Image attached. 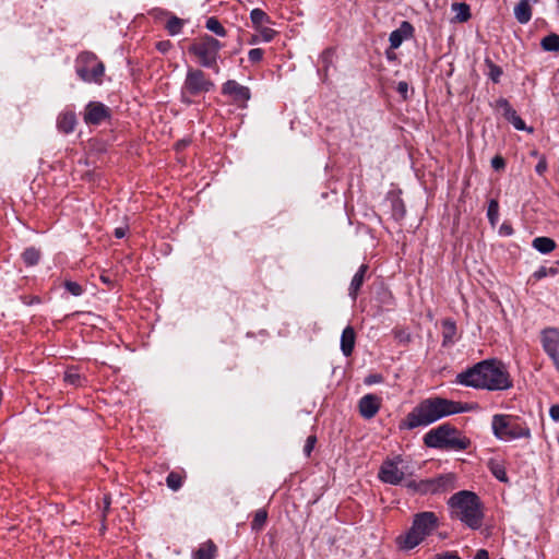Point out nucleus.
Instances as JSON below:
<instances>
[{"instance_id":"nucleus-1","label":"nucleus","mask_w":559,"mask_h":559,"mask_svg":"<svg viewBox=\"0 0 559 559\" xmlns=\"http://www.w3.org/2000/svg\"><path fill=\"white\" fill-rule=\"evenodd\" d=\"M460 384L476 389L507 390L512 381L506 367L496 360H483L456 377Z\"/></svg>"},{"instance_id":"nucleus-2","label":"nucleus","mask_w":559,"mask_h":559,"mask_svg":"<svg viewBox=\"0 0 559 559\" xmlns=\"http://www.w3.org/2000/svg\"><path fill=\"white\" fill-rule=\"evenodd\" d=\"M465 411L461 403L442 397H429L421 401L401 423L403 429L428 426L443 417Z\"/></svg>"},{"instance_id":"nucleus-3","label":"nucleus","mask_w":559,"mask_h":559,"mask_svg":"<svg viewBox=\"0 0 559 559\" xmlns=\"http://www.w3.org/2000/svg\"><path fill=\"white\" fill-rule=\"evenodd\" d=\"M452 513L468 527L476 530L480 527L483 512L479 498L472 491L462 490L449 499Z\"/></svg>"},{"instance_id":"nucleus-4","label":"nucleus","mask_w":559,"mask_h":559,"mask_svg":"<svg viewBox=\"0 0 559 559\" xmlns=\"http://www.w3.org/2000/svg\"><path fill=\"white\" fill-rule=\"evenodd\" d=\"M437 527L438 518L433 512L417 513L409 530L396 537V544L403 550H411L423 543Z\"/></svg>"},{"instance_id":"nucleus-5","label":"nucleus","mask_w":559,"mask_h":559,"mask_svg":"<svg viewBox=\"0 0 559 559\" xmlns=\"http://www.w3.org/2000/svg\"><path fill=\"white\" fill-rule=\"evenodd\" d=\"M424 442L429 448L451 450H465L469 444L467 438L460 437L457 431L449 425H442L428 431L424 437Z\"/></svg>"},{"instance_id":"nucleus-6","label":"nucleus","mask_w":559,"mask_h":559,"mask_svg":"<svg viewBox=\"0 0 559 559\" xmlns=\"http://www.w3.org/2000/svg\"><path fill=\"white\" fill-rule=\"evenodd\" d=\"M491 428L495 437L502 441L531 438L530 428L524 423L520 421V419L511 415H493Z\"/></svg>"},{"instance_id":"nucleus-7","label":"nucleus","mask_w":559,"mask_h":559,"mask_svg":"<svg viewBox=\"0 0 559 559\" xmlns=\"http://www.w3.org/2000/svg\"><path fill=\"white\" fill-rule=\"evenodd\" d=\"M413 475L408 461L402 455L386 457L380 466L378 477L384 484L400 485Z\"/></svg>"},{"instance_id":"nucleus-8","label":"nucleus","mask_w":559,"mask_h":559,"mask_svg":"<svg viewBox=\"0 0 559 559\" xmlns=\"http://www.w3.org/2000/svg\"><path fill=\"white\" fill-rule=\"evenodd\" d=\"M222 44L214 37L205 35L189 47L202 67L215 69L218 72L217 58Z\"/></svg>"},{"instance_id":"nucleus-9","label":"nucleus","mask_w":559,"mask_h":559,"mask_svg":"<svg viewBox=\"0 0 559 559\" xmlns=\"http://www.w3.org/2000/svg\"><path fill=\"white\" fill-rule=\"evenodd\" d=\"M213 88V81L207 79L202 70L189 68L181 88V98L185 103L190 104L192 96L205 94Z\"/></svg>"},{"instance_id":"nucleus-10","label":"nucleus","mask_w":559,"mask_h":559,"mask_svg":"<svg viewBox=\"0 0 559 559\" xmlns=\"http://www.w3.org/2000/svg\"><path fill=\"white\" fill-rule=\"evenodd\" d=\"M105 72L102 61L92 52H83L76 59V74L87 83H100Z\"/></svg>"},{"instance_id":"nucleus-11","label":"nucleus","mask_w":559,"mask_h":559,"mask_svg":"<svg viewBox=\"0 0 559 559\" xmlns=\"http://www.w3.org/2000/svg\"><path fill=\"white\" fill-rule=\"evenodd\" d=\"M455 477L453 474L441 475L433 479H426L416 483L409 480L406 486L420 493H438L454 488Z\"/></svg>"},{"instance_id":"nucleus-12","label":"nucleus","mask_w":559,"mask_h":559,"mask_svg":"<svg viewBox=\"0 0 559 559\" xmlns=\"http://www.w3.org/2000/svg\"><path fill=\"white\" fill-rule=\"evenodd\" d=\"M111 117V110L100 102H90L84 109L83 120L86 124H100Z\"/></svg>"},{"instance_id":"nucleus-13","label":"nucleus","mask_w":559,"mask_h":559,"mask_svg":"<svg viewBox=\"0 0 559 559\" xmlns=\"http://www.w3.org/2000/svg\"><path fill=\"white\" fill-rule=\"evenodd\" d=\"M222 93L228 95L234 102L245 105L250 99V90L235 80H228L223 84Z\"/></svg>"},{"instance_id":"nucleus-14","label":"nucleus","mask_w":559,"mask_h":559,"mask_svg":"<svg viewBox=\"0 0 559 559\" xmlns=\"http://www.w3.org/2000/svg\"><path fill=\"white\" fill-rule=\"evenodd\" d=\"M380 406L381 399L374 394L364 395L358 403L359 413L366 419L374 417Z\"/></svg>"},{"instance_id":"nucleus-15","label":"nucleus","mask_w":559,"mask_h":559,"mask_svg":"<svg viewBox=\"0 0 559 559\" xmlns=\"http://www.w3.org/2000/svg\"><path fill=\"white\" fill-rule=\"evenodd\" d=\"M542 345L551 359H556L559 348V330L549 328L542 333Z\"/></svg>"},{"instance_id":"nucleus-16","label":"nucleus","mask_w":559,"mask_h":559,"mask_svg":"<svg viewBox=\"0 0 559 559\" xmlns=\"http://www.w3.org/2000/svg\"><path fill=\"white\" fill-rule=\"evenodd\" d=\"M414 32L413 25L407 22L403 21L397 29H394L389 37L390 41V48L397 49L402 43L412 37Z\"/></svg>"},{"instance_id":"nucleus-17","label":"nucleus","mask_w":559,"mask_h":559,"mask_svg":"<svg viewBox=\"0 0 559 559\" xmlns=\"http://www.w3.org/2000/svg\"><path fill=\"white\" fill-rule=\"evenodd\" d=\"M536 1L533 0H520L519 3L514 7V16L516 21L521 24H526L532 19V3Z\"/></svg>"},{"instance_id":"nucleus-18","label":"nucleus","mask_w":559,"mask_h":559,"mask_svg":"<svg viewBox=\"0 0 559 559\" xmlns=\"http://www.w3.org/2000/svg\"><path fill=\"white\" fill-rule=\"evenodd\" d=\"M367 270H368V265L361 264L359 266L358 271L356 272V274L352 278V282H350V285L348 288V294L353 300H356V298L358 296L360 287L364 284Z\"/></svg>"},{"instance_id":"nucleus-19","label":"nucleus","mask_w":559,"mask_h":559,"mask_svg":"<svg viewBox=\"0 0 559 559\" xmlns=\"http://www.w3.org/2000/svg\"><path fill=\"white\" fill-rule=\"evenodd\" d=\"M356 334L352 326H346L341 336V349L345 356L352 355L355 346Z\"/></svg>"},{"instance_id":"nucleus-20","label":"nucleus","mask_w":559,"mask_h":559,"mask_svg":"<svg viewBox=\"0 0 559 559\" xmlns=\"http://www.w3.org/2000/svg\"><path fill=\"white\" fill-rule=\"evenodd\" d=\"M76 124V116L72 111H66L59 115L57 120V127L64 133H70L74 130Z\"/></svg>"},{"instance_id":"nucleus-21","label":"nucleus","mask_w":559,"mask_h":559,"mask_svg":"<svg viewBox=\"0 0 559 559\" xmlns=\"http://www.w3.org/2000/svg\"><path fill=\"white\" fill-rule=\"evenodd\" d=\"M217 548L212 540H206L201 544L198 550L194 552L193 559H214L216 556Z\"/></svg>"},{"instance_id":"nucleus-22","label":"nucleus","mask_w":559,"mask_h":559,"mask_svg":"<svg viewBox=\"0 0 559 559\" xmlns=\"http://www.w3.org/2000/svg\"><path fill=\"white\" fill-rule=\"evenodd\" d=\"M533 248L540 253H549L556 248V242L548 237H537L533 240Z\"/></svg>"},{"instance_id":"nucleus-23","label":"nucleus","mask_w":559,"mask_h":559,"mask_svg":"<svg viewBox=\"0 0 559 559\" xmlns=\"http://www.w3.org/2000/svg\"><path fill=\"white\" fill-rule=\"evenodd\" d=\"M452 10L456 13L455 19L459 22H466L471 17L469 5L464 2H455L452 4Z\"/></svg>"},{"instance_id":"nucleus-24","label":"nucleus","mask_w":559,"mask_h":559,"mask_svg":"<svg viewBox=\"0 0 559 559\" xmlns=\"http://www.w3.org/2000/svg\"><path fill=\"white\" fill-rule=\"evenodd\" d=\"M540 46L545 51H559V35L549 34L545 36L540 41Z\"/></svg>"},{"instance_id":"nucleus-25","label":"nucleus","mask_w":559,"mask_h":559,"mask_svg":"<svg viewBox=\"0 0 559 559\" xmlns=\"http://www.w3.org/2000/svg\"><path fill=\"white\" fill-rule=\"evenodd\" d=\"M185 22L183 20L177 17V16H170L165 25L167 32L169 35L175 36L178 35L183 26Z\"/></svg>"},{"instance_id":"nucleus-26","label":"nucleus","mask_w":559,"mask_h":559,"mask_svg":"<svg viewBox=\"0 0 559 559\" xmlns=\"http://www.w3.org/2000/svg\"><path fill=\"white\" fill-rule=\"evenodd\" d=\"M250 19H251V22L252 24L258 28L260 27L263 23L265 22H270V17L267 16V14L261 10V9H253L250 13Z\"/></svg>"},{"instance_id":"nucleus-27","label":"nucleus","mask_w":559,"mask_h":559,"mask_svg":"<svg viewBox=\"0 0 559 559\" xmlns=\"http://www.w3.org/2000/svg\"><path fill=\"white\" fill-rule=\"evenodd\" d=\"M63 380L71 385L80 386L82 385L83 379L81 374L73 368L68 369L64 372Z\"/></svg>"},{"instance_id":"nucleus-28","label":"nucleus","mask_w":559,"mask_h":559,"mask_svg":"<svg viewBox=\"0 0 559 559\" xmlns=\"http://www.w3.org/2000/svg\"><path fill=\"white\" fill-rule=\"evenodd\" d=\"M267 519V513L265 510L260 509L255 512L254 518L251 523V528L253 531H260L265 525Z\"/></svg>"},{"instance_id":"nucleus-29","label":"nucleus","mask_w":559,"mask_h":559,"mask_svg":"<svg viewBox=\"0 0 559 559\" xmlns=\"http://www.w3.org/2000/svg\"><path fill=\"white\" fill-rule=\"evenodd\" d=\"M206 28L218 36H225L226 31L216 17H210L205 24Z\"/></svg>"},{"instance_id":"nucleus-30","label":"nucleus","mask_w":559,"mask_h":559,"mask_svg":"<svg viewBox=\"0 0 559 559\" xmlns=\"http://www.w3.org/2000/svg\"><path fill=\"white\" fill-rule=\"evenodd\" d=\"M487 216L492 226L498 223L499 219V204L497 200H490L487 211Z\"/></svg>"},{"instance_id":"nucleus-31","label":"nucleus","mask_w":559,"mask_h":559,"mask_svg":"<svg viewBox=\"0 0 559 559\" xmlns=\"http://www.w3.org/2000/svg\"><path fill=\"white\" fill-rule=\"evenodd\" d=\"M22 257L27 265H35L39 261L40 253L35 248H28L23 252Z\"/></svg>"},{"instance_id":"nucleus-32","label":"nucleus","mask_w":559,"mask_h":559,"mask_svg":"<svg viewBox=\"0 0 559 559\" xmlns=\"http://www.w3.org/2000/svg\"><path fill=\"white\" fill-rule=\"evenodd\" d=\"M507 119L513 124V127L518 130H525V122L516 115V111L512 108H509V111L506 112Z\"/></svg>"},{"instance_id":"nucleus-33","label":"nucleus","mask_w":559,"mask_h":559,"mask_svg":"<svg viewBox=\"0 0 559 559\" xmlns=\"http://www.w3.org/2000/svg\"><path fill=\"white\" fill-rule=\"evenodd\" d=\"M489 467L493 476L499 479L500 481L507 483L508 477L504 467L499 463H489Z\"/></svg>"},{"instance_id":"nucleus-34","label":"nucleus","mask_w":559,"mask_h":559,"mask_svg":"<svg viewBox=\"0 0 559 559\" xmlns=\"http://www.w3.org/2000/svg\"><path fill=\"white\" fill-rule=\"evenodd\" d=\"M558 274V269L557 267H546V266H540L537 271H535L533 273V278L536 280V281H539L546 276H555Z\"/></svg>"},{"instance_id":"nucleus-35","label":"nucleus","mask_w":559,"mask_h":559,"mask_svg":"<svg viewBox=\"0 0 559 559\" xmlns=\"http://www.w3.org/2000/svg\"><path fill=\"white\" fill-rule=\"evenodd\" d=\"M166 483L171 490L176 491L182 486V477L178 473L171 472L168 474Z\"/></svg>"},{"instance_id":"nucleus-36","label":"nucleus","mask_w":559,"mask_h":559,"mask_svg":"<svg viewBox=\"0 0 559 559\" xmlns=\"http://www.w3.org/2000/svg\"><path fill=\"white\" fill-rule=\"evenodd\" d=\"M487 64L489 68V78L492 80L493 83H498L502 75V69L489 60H487Z\"/></svg>"},{"instance_id":"nucleus-37","label":"nucleus","mask_w":559,"mask_h":559,"mask_svg":"<svg viewBox=\"0 0 559 559\" xmlns=\"http://www.w3.org/2000/svg\"><path fill=\"white\" fill-rule=\"evenodd\" d=\"M64 287L73 296H81L83 293L82 286L76 282L67 281Z\"/></svg>"},{"instance_id":"nucleus-38","label":"nucleus","mask_w":559,"mask_h":559,"mask_svg":"<svg viewBox=\"0 0 559 559\" xmlns=\"http://www.w3.org/2000/svg\"><path fill=\"white\" fill-rule=\"evenodd\" d=\"M263 50L261 48H253L249 50L248 58L252 63L260 62L263 58Z\"/></svg>"},{"instance_id":"nucleus-39","label":"nucleus","mask_w":559,"mask_h":559,"mask_svg":"<svg viewBox=\"0 0 559 559\" xmlns=\"http://www.w3.org/2000/svg\"><path fill=\"white\" fill-rule=\"evenodd\" d=\"M317 442V438L316 436H309L306 440V443H305V447H304V453L306 454V456H310L313 448H314V444Z\"/></svg>"},{"instance_id":"nucleus-40","label":"nucleus","mask_w":559,"mask_h":559,"mask_svg":"<svg viewBox=\"0 0 559 559\" xmlns=\"http://www.w3.org/2000/svg\"><path fill=\"white\" fill-rule=\"evenodd\" d=\"M260 33H261V37L264 41H271L276 34V32L274 29L269 28V27L261 28Z\"/></svg>"},{"instance_id":"nucleus-41","label":"nucleus","mask_w":559,"mask_h":559,"mask_svg":"<svg viewBox=\"0 0 559 559\" xmlns=\"http://www.w3.org/2000/svg\"><path fill=\"white\" fill-rule=\"evenodd\" d=\"M444 326L447 329V331L444 332V343L450 341L452 335L454 334L455 332V325L454 323L452 322H444Z\"/></svg>"},{"instance_id":"nucleus-42","label":"nucleus","mask_w":559,"mask_h":559,"mask_svg":"<svg viewBox=\"0 0 559 559\" xmlns=\"http://www.w3.org/2000/svg\"><path fill=\"white\" fill-rule=\"evenodd\" d=\"M491 166L495 170H502L506 166L504 159L497 155L491 159Z\"/></svg>"},{"instance_id":"nucleus-43","label":"nucleus","mask_w":559,"mask_h":559,"mask_svg":"<svg viewBox=\"0 0 559 559\" xmlns=\"http://www.w3.org/2000/svg\"><path fill=\"white\" fill-rule=\"evenodd\" d=\"M396 91L402 96L403 99L407 98L408 93V84L405 81H401L397 83Z\"/></svg>"},{"instance_id":"nucleus-44","label":"nucleus","mask_w":559,"mask_h":559,"mask_svg":"<svg viewBox=\"0 0 559 559\" xmlns=\"http://www.w3.org/2000/svg\"><path fill=\"white\" fill-rule=\"evenodd\" d=\"M549 416L556 423L559 421V404H555L549 409Z\"/></svg>"},{"instance_id":"nucleus-45","label":"nucleus","mask_w":559,"mask_h":559,"mask_svg":"<svg viewBox=\"0 0 559 559\" xmlns=\"http://www.w3.org/2000/svg\"><path fill=\"white\" fill-rule=\"evenodd\" d=\"M435 559H461L455 552L447 551L440 555H437Z\"/></svg>"},{"instance_id":"nucleus-46","label":"nucleus","mask_w":559,"mask_h":559,"mask_svg":"<svg viewBox=\"0 0 559 559\" xmlns=\"http://www.w3.org/2000/svg\"><path fill=\"white\" fill-rule=\"evenodd\" d=\"M547 169V163L545 158H542L535 167V170L538 175H543Z\"/></svg>"},{"instance_id":"nucleus-47","label":"nucleus","mask_w":559,"mask_h":559,"mask_svg":"<svg viewBox=\"0 0 559 559\" xmlns=\"http://www.w3.org/2000/svg\"><path fill=\"white\" fill-rule=\"evenodd\" d=\"M171 44L168 40L157 43L156 47L159 51L166 52L170 48Z\"/></svg>"},{"instance_id":"nucleus-48","label":"nucleus","mask_w":559,"mask_h":559,"mask_svg":"<svg viewBox=\"0 0 559 559\" xmlns=\"http://www.w3.org/2000/svg\"><path fill=\"white\" fill-rule=\"evenodd\" d=\"M474 559H489L488 551L485 549H479L476 552Z\"/></svg>"},{"instance_id":"nucleus-49","label":"nucleus","mask_w":559,"mask_h":559,"mask_svg":"<svg viewBox=\"0 0 559 559\" xmlns=\"http://www.w3.org/2000/svg\"><path fill=\"white\" fill-rule=\"evenodd\" d=\"M126 234H127V228H126V227H117V228L115 229V236H116L117 238H122V237H124V236H126Z\"/></svg>"},{"instance_id":"nucleus-50","label":"nucleus","mask_w":559,"mask_h":559,"mask_svg":"<svg viewBox=\"0 0 559 559\" xmlns=\"http://www.w3.org/2000/svg\"><path fill=\"white\" fill-rule=\"evenodd\" d=\"M498 104L500 107L504 108L506 112L509 111V108H511L509 102L504 98L499 99Z\"/></svg>"},{"instance_id":"nucleus-51","label":"nucleus","mask_w":559,"mask_h":559,"mask_svg":"<svg viewBox=\"0 0 559 559\" xmlns=\"http://www.w3.org/2000/svg\"><path fill=\"white\" fill-rule=\"evenodd\" d=\"M332 56V53L330 51H325L323 55H322V59L324 62L328 63L329 61V58Z\"/></svg>"},{"instance_id":"nucleus-52","label":"nucleus","mask_w":559,"mask_h":559,"mask_svg":"<svg viewBox=\"0 0 559 559\" xmlns=\"http://www.w3.org/2000/svg\"><path fill=\"white\" fill-rule=\"evenodd\" d=\"M556 368L559 370V352L556 355V359H552Z\"/></svg>"},{"instance_id":"nucleus-53","label":"nucleus","mask_w":559,"mask_h":559,"mask_svg":"<svg viewBox=\"0 0 559 559\" xmlns=\"http://www.w3.org/2000/svg\"><path fill=\"white\" fill-rule=\"evenodd\" d=\"M100 278H102V281H103L104 283H106V284H109V283H110L109 277H107V276H105V275H102V276H100Z\"/></svg>"},{"instance_id":"nucleus-54","label":"nucleus","mask_w":559,"mask_h":559,"mask_svg":"<svg viewBox=\"0 0 559 559\" xmlns=\"http://www.w3.org/2000/svg\"><path fill=\"white\" fill-rule=\"evenodd\" d=\"M185 143H186V142H180V143L178 144V146H177V150H181V148L185 146Z\"/></svg>"},{"instance_id":"nucleus-55","label":"nucleus","mask_w":559,"mask_h":559,"mask_svg":"<svg viewBox=\"0 0 559 559\" xmlns=\"http://www.w3.org/2000/svg\"><path fill=\"white\" fill-rule=\"evenodd\" d=\"M376 381H377V380H376V378H374V377H372V378H369V379H368V383H372V382H376Z\"/></svg>"},{"instance_id":"nucleus-56","label":"nucleus","mask_w":559,"mask_h":559,"mask_svg":"<svg viewBox=\"0 0 559 559\" xmlns=\"http://www.w3.org/2000/svg\"><path fill=\"white\" fill-rule=\"evenodd\" d=\"M557 264L559 265V260L557 261Z\"/></svg>"},{"instance_id":"nucleus-57","label":"nucleus","mask_w":559,"mask_h":559,"mask_svg":"<svg viewBox=\"0 0 559 559\" xmlns=\"http://www.w3.org/2000/svg\"><path fill=\"white\" fill-rule=\"evenodd\" d=\"M557 1H558V7H559V0H557Z\"/></svg>"}]
</instances>
